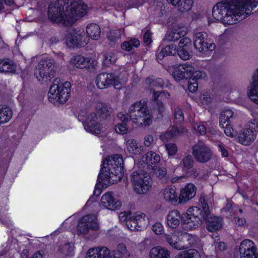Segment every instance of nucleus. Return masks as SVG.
Segmentation results:
<instances>
[{
    "label": "nucleus",
    "instance_id": "1",
    "mask_svg": "<svg viewBox=\"0 0 258 258\" xmlns=\"http://www.w3.org/2000/svg\"><path fill=\"white\" fill-rule=\"evenodd\" d=\"M257 4L258 0H226L213 8L212 16L223 24L233 25L250 15Z\"/></svg>",
    "mask_w": 258,
    "mask_h": 258
},
{
    "label": "nucleus",
    "instance_id": "2",
    "mask_svg": "<svg viewBox=\"0 0 258 258\" xmlns=\"http://www.w3.org/2000/svg\"><path fill=\"white\" fill-rule=\"evenodd\" d=\"M86 7L82 0H55L48 6V18L51 23L71 26L86 14Z\"/></svg>",
    "mask_w": 258,
    "mask_h": 258
},
{
    "label": "nucleus",
    "instance_id": "3",
    "mask_svg": "<svg viewBox=\"0 0 258 258\" xmlns=\"http://www.w3.org/2000/svg\"><path fill=\"white\" fill-rule=\"evenodd\" d=\"M123 160L120 155L108 156L103 160L98 176L99 183L106 186L119 181L123 175Z\"/></svg>",
    "mask_w": 258,
    "mask_h": 258
},
{
    "label": "nucleus",
    "instance_id": "4",
    "mask_svg": "<svg viewBox=\"0 0 258 258\" xmlns=\"http://www.w3.org/2000/svg\"><path fill=\"white\" fill-rule=\"evenodd\" d=\"M199 207L188 208L185 213L181 215L182 227L186 230L196 229L200 227L202 221L209 214V206L204 197L200 199Z\"/></svg>",
    "mask_w": 258,
    "mask_h": 258
},
{
    "label": "nucleus",
    "instance_id": "5",
    "mask_svg": "<svg viewBox=\"0 0 258 258\" xmlns=\"http://www.w3.org/2000/svg\"><path fill=\"white\" fill-rule=\"evenodd\" d=\"M118 117L121 123H127L132 119L134 122L141 126H149L152 123V115L148 108V105L145 100L137 101L132 104L128 109V114H123L119 113Z\"/></svg>",
    "mask_w": 258,
    "mask_h": 258
},
{
    "label": "nucleus",
    "instance_id": "6",
    "mask_svg": "<svg viewBox=\"0 0 258 258\" xmlns=\"http://www.w3.org/2000/svg\"><path fill=\"white\" fill-rule=\"evenodd\" d=\"M71 85L69 82L61 83L59 79L56 78L53 81L48 92V99L54 103L58 102L63 104L68 99L71 92Z\"/></svg>",
    "mask_w": 258,
    "mask_h": 258
},
{
    "label": "nucleus",
    "instance_id": "7",
    "mask_svg": "<svg viewBox=\"0 0 258 258\" xmlns=\"http://www.w3.org/2000/svg\"><path fill=\"white\" fill-rule=\"evenodd\" d=\"M57 66L55 61L51 58H43L41 59L37 66L34 75L38 80L40 81L50 80L56 72Z\"/></svg>",
    "mask_w": 258,
    "mask_h": 258
},
{
    "label": "nucleus",
    "instance_id": "8",
    "mask_svg": "<svg viewBox=\"0 0 258 258\" xmlns=\"http://www.w3.org/2000/svg\"><path fill=\"white\" fill-rule=\"evenodd\" d=\"M131 180L134 190L138 194H146L151 187V179L148 174L141 171L133 172L131 175Z\"/></svg>",
    "mask_w": 258,
    "mask_h": 258
},
{
    "label": "nucleus",
    "instance_id": "9",
    "mask_svg": "<svg viewBox=\"0 0 258 258\" xmlns=\"http://www.w3.org/2000/svg\"><path fill=\"white\" fill-rule=\"evenodd\" d=\"M96 84L100 89L113 86L115 89H120L122 83L119 77L114 73H103L99 74L96 78Z\"/></svg>",
    "mask_w": 258,
    "mask_h": 258
},
{
    "label": "nucleus",
    "instance_id": "10",
    "mask_svg": "<svg viewBox=\"0 0 258 258\" xmlns=\"http://www.w3.org/2000/svg\"><path fill=\"white\" fill-rule=\"evenodd\" d=\"M89 229L97 231L99 229V224L96 216L94 215H86L79 221L77 226V233L80 234H86Z\"/></svg>",
    "mask_w": 258,
    "mask_h": 258
},
{
    "label": "nucleus",
    "instance_id": "11",
    "mask_svg": "<svg viewBox=\"0 0 258 258\" xmlns=\"http://www.w3.org/2000/svg\"><path fill=\"white\" fill-rule=\"evenodd\" d=\"M192 154L197 161L204 163L211 159L213 153L209 147L199 142L192 147Z\"/></svg>",
    "mask_w": 258,
    "mask_h": 258
},
{
    "label": "nucleus",
    "instance_id": "12",
    "mask_svg": "<svg viewBox=\"0 0 258 258\" xmlns=\"http://www.w3.org/2000/svg\"><path fill=\"white\" fill-rule=\"evenodd\" d=\"M145 214L137 212L133 216L129 217L125 224L127 228L131 231H141L148 225V219Z\"/></svg>",
    "mask_w": 258,
    "mask_h": 258
},
{
    "label": "nucleus",
    "instance_id": "13",
    "mask_svg": "<svg viewBox=\"0 0 258 258\" xmlns=\"http://www.w3.org/2000/svg\"><path fill=\"white\" fill-rule=\"evenodd\" d=\"M208 34L205 32L196 33L194 35V45L196 49L199 52H204L208 50H212L215 48V45H209L207 42Z\"/></svg>",
    "mask_w": 258,
    "mask_h": 258
},
{
    "label": "nucleus",
    "instance_id": "14",
    "mask_svg": "<svg viewBox=\"0 0 258 258\" xmlns=\"http://www.w3.org/2000/svg\"><path fill=\"white\" fill-rule=\"evenodd\" d=\"M98 117L95 112L90 113L85 120L83 124L85 130L92 134H99L103 128L98 122Z\"/></svg>",
    "mask_w": 258,
    "mask_h": 258
},
{
    "label": "nucleus",
    "instance_id": "15",
    "mask_svg": "<svg viewBox=\"0 0 258 258\" xmlns=\"http://www.w3.org/2000/svg\"><path fill=\"white\" fill-rule=\"evenodd\" d=\"M239 249L241 255L240 258H258V254H256V248L254 243L250 240H243Z\"/></svg>",
    "mask_w": 258,
    "mask_h": 258
},
{
    "label": "nucleus",
    "instance_id": "16",
    "mask_svg": "<svg viewBox=\"0 0 258 258\" xmlns=\"http://www.w3.org/2000/svg\"><path fill=\"white\" fill-rule=\"evenodd\" d=\"M194 68L187 63L180 64L174 69L172 72V76L176 81H180L182 79H189L191 76V72Z\"/></svg>",
    "mask_w": 258,
    "mask_h": 258
},
{
    "label": "nucleus",
    "instance_id": "17",
    "mask_svg": "<svg viewBox=\"0 0 258 258\" xmlns=\"http://www.w3.org/2000/svg\"><path fill=\"white\" fill-rule=\"evenodd\" d=\"M206 228L211 232H216L220 230L222 226V219L212 215L209 209L208 215L205 217Z\"/></svg>",
    "mask_w": 258,
    "mask_h": 258
},
{
    "label": "nucleus",
    "instance_id": "18",
    "mask_svg": "<svg viewBox=\"0 0 258 258\" xmlns=\"http://www.w3.org/2000/svg\"><path fill=\"white\" fill-rule=\"evenodd\" d=\"M112 194V192H107L104 194L101 198V204L108 209L116 210L121 207V203L113 198Z\"/></svg>",
    "mask_w": 258,
    "mask_h": 258
},
{
    "label": "nucleus",
    "instance_id": "19",
    "mask_svg": "<svg viewBox=\"0 0 258 258\" xmlns=\"http://www.w3.org/2000/svg\"><path fill=\"white\" fill-rule=\"evenodd\" d=\"M72 61L77 68H86L90 71L94 69L95 65V62L93 59L86 58L80 55L74 56Z\"/></svg>",
    "mask_w": 258,
    "mask_h": 258
},
{
    "label": "nucleus",
    "instance_id": "20",
    "mask_svg": "<svg viewBox=\"0 0 258 258\" xmlns=\"http://www.w3.org/2000/svg\"><path fill=\"white\" fill-rule=\"evenodd\" d=\"M197 187L192 183H188L180 192L179 196V202H186L193 198L196 193Z\"/></svg>",
    "mask_w": 258,
    "mask_h": 258
},
{
    "label": "nucleus",
    "instance_id": "21",
    "mask_svg": "<svg viewBox=\"0 0 258 258\" xmlns=\"http://www.w3.org/2000/svg\"><path fill=\"white\" fill-rule=\"evenodd\" d=\"M256 136V134L252 131L246 128L239 133L238 139L240 143L248 146L254 141Z\"/></svg>",
    "mask_w": 258,
    "mask_h": 258
},
{
    "label": "nucleus",
    "instance_id": "22",
    "mask_svg": "<svg viewBox=\"0 0 258 258\" xmlns=\"http://www.w3.org/2000/svg\"><path fill=\"white\" fill-rule=\"evenodd\" d=\"M142 161L144 163L148 165L150 168L155 170L157 169L156 163L160 160V157L154 152H148L142 157Z\"/></svg>",
    "mask_w": 258,
    "mask_h": 258
},
{
    "label": "nucleus",
    "instance_id": "23",
    "mask_svg": "<svg viewBox=\"0 0 258 258\" xmlns=\"http://www.w3.org/2000/svg\"><path fill=\"white\" fill-rule=\"evenodd\" d=\"M168 3L176 6L178 11L184 13L189 11L194 4V0H167Z\"/></svg>",
    "mask_w": 258,
    "mask_h": 258
},
{
    "label": "nucleus",
    "instance_id": "24",
    "mask_svg": "<svg viewBox=\"0 0 258 258\" xmlns=\"http://www.w3.org/2000/svg\"><path fill=\"white\" fill-rule=\"evenodd\" d=\"M181 221V215L177 210L171 211L167 215V225L172 228H176Z\"/></svg>",
    "mask_w": 258,
    "mask_h": 258
},
{
    "label": "nucleus",
    "instance_id": "25",
    "mask_svg": "<svg viewBox=\"0 0 258 258\" xmlns=\"http://www.w3.org/2000/svg\"><path fill=\"white\" fill-rule=\"evenodd\" d=\"M82 36L79 34H70L67 37V44L70 47H80L84 46L86 44L82 40Z\"/></svg>",
    "mask_w": 258,
    "mask_h": 258
},
{
    "label": "nucleus",
    "instance_id": "26",
    "mask_svg": "<svg viewBox=\"0 0 258 258\" xmlns=\"http://www.w3.org/2000/svg\"><path fill=\"white\" fill-rule=\"evenodd\" d=\"M152 112L153 115L156 116V118L160 121L163 117L165 110L164 105L161 101H152Z\"/></svg>",
    "mask_w": 258,
    "mask_h": 258
},
{
    "label": "nucleus",
    "instance_id": "27",
    "mask_svg": "<svg viewBox=\"0 0 258 258\" xmlns=\"http://www.w3.org/2000/svg\"><path fill=\"white\" fill-rule=\"evenodd\" d=\"M96 110L101 118L106 119L110 116L113 109L105 103L100 102L97 104Z\"/></svg>",
    "mask_w": 258,
    "mask_h": 258
},
{
    "label": "nucleus",
    "instance_id": "28",
    "mask_svg": "<svg viewBox=\"0 0 258 258\" xmlns=\"http://www.w3.org/2000/svg\"><path fill=\"white\" fill-rule=\"evenodd\" d=\"M128 151L135 155H140L144 153V147L138 145L137 141L133 139L126 141Z\"/></svg>",
    "mask_w": 258,
    "mask_h": 258
},
{
    "label": "nucleus",
    "instance_id": "29",
    "mask_svg": "<svg viewBox=\"0 0 258 258\" xmlns=\"http://www.w3.org/2000/svg\"><path fill=\"white\" fill-rule=\"evenodd\" d=\"M170 252L160 246L152 248L150 251V258H169Z\"/></svg>",
    "mask_w": 258,
    "mask_h": 258
},
{
    "label": "nucleus",
    "instance_id": "30",
    "mask_svg": "<svg viewBox=\"0 0 258 258\" xmlns=\"http://www.w3.org/2000/svg\"><path fill=\"white\" fill-rule=\"evenodd\" d=\"M184 129L178 126H173L171 129L161 135L160 138L164 142H167L169 140L180 135L183 132Z\"/></svg>",
    "mask_w": 258,
    "mask_h": 258
},
{
    "label": "nucleus",
    "instance_id": "31",
    "mask_svg": "<svg viewBox=\"0 0 258 258\" xmlns=\"http://www.w3.org/2000/svg\"><path fill=\"white\" fill-rule=\"evenodd\" d=\"M185 34V32L181 31L179 28H173L167 32L164 40L168 41H175L180 38L181 36H183Z\"/></svg>",
    "mask_w": 258,
    "mask_h": 258
},
{
    "label": "nucleus",
    "instance_id": "32",
    "mask_svg": "<svg viewBox=\"0 0 258 258\" xmlns=\"http://www.w3.org/2000/svg\"><path fill=\"white\" fill-rule=\"evenodd\" d=\"M16 72V66L14 62L9 59L0 60V72L15 73Z\"/></svg>",
    "mask_w": 258,
    "mask_h": 258
},
{
    "label": "nucleus",
    "instance_id": "33",
    "mask_svg": "<svg viewBox=\"0 0 258 258\" xmlns=\"http://www.w3.org/2000/svg\"><path fill=\"white\" fill-rule=\"evenodd\" d=\"M88 36L94 40H98L100 37L101 30L99 26L96 24H90L86 28Z\"/></svg>",
    "mask_w": 258,
    "mask_h": 258
},
{
    "label": "nucleus",
    "instance_id": "34",
    "mask_svg": "<svg viewBox=\"0 0 258 258\" xmlns=\"http://www.w3.org/2000/svg\"><path fill=\"white\" fill-rule=\"evenodd\" d=\"M113 255L119 256L121 258H127L130 256V252L127 249L126 245L123 243H119L116 246V249L112 251Z\"/></svg>",
    "mask_w": 258,
    "mask_h": 258
},
{
    "label": "nucleus",
    "instance_id": "35",
    "mask_svg": "<svg viewBox=\"0 0 258 258\" xmlns=\"http://www.w3.org/2000/svg\"><path fill=\"white\" fill-rule=\"evenodd\" d=\"M163 195L164 199L167 201L174 203L176 202L177 201V194L174 187L165 188Z\"/></svg>",
    "mask_w": 258,
    "mask_h": 258
},
{
    "label": "nucleus",
    "instance_id": "36",
    "mask_svg": "<svg viewBox=\"0 0 258 258\" xmlns=\"http://www.w3.org/2000/svg\"><path fill=\"white\" fill-rule=\"evenodd\" d=\"M233 112L230 109L223 110L221 112L219 116L220 124L223 125L225 123H230V118L233 116Z\"/></svg>",
    "mask_w": 258,
    "mask_h": 258
},
{
    "label": "nucleus",
    "instance_id": "37",
    "mask_svg": "<svg viewBox=\"0 0 258 258\" xmlns=\"http://www.w3.org/2000/svg\"><path fill=\"white\" fill-rule=\"evenodd\" d=\"M175 258H201L199 252L195 249H190L180 252Z\"/></svg>",
    "mask_w": 258,
    "mask_h": 258
},
{
    "label": "nucleus",
    "instance_id": "38",
    "mask_svg": "<svg viewBox=\"0 0 258 258\" xmlns=\"http://www.w3.org/2000/svg\"><path fill=\"white\" fill-rule=\"evenodd\" d=\"M195 163V161L190 155H187L184 156L181 161V165L182 167V169L184 171L190 169L193 167Z\"/></svg>",
    "mask_w": 258,
    "mask_h": 258
},
{
    "label": "nucleus",
    "instance_id": "39",
    "mask_svg": "<svg viewBox=\"0 0 258 258\" xmlns=\"http://www.w3.org/2000/svg\"><path fill=\"white\" fill-rule=\"evenodd\" d=\"M146 81L151 88L159 87L162 88L165 84V82L162 78H155L153 76V77L148 78Z\"/></svg>",
    "mask_w": 258,
    "mask_h": 258
},
{
    "label": "nucleus",
    "instance_id": "40",
    "mask_svg": "<svg viewBox=\"0 0 258 258\" xmlns=\"http://www.w3.org/2000/svg\"><path fill=\"white\" fill-rule=\"evenodd\" d=\"M11 156L0 159V178H3L7 171L10 162Z\"/></svg>",
    "mask_w": 258,
    "mask_h": 258
},
{
    "label": "nucleus",
    "instance_id": "41",
    "mask_svg": "<svg viewBox=\"0 0 258 258\" xmlns=\"http://www.w3.org/2000/svg\"><path fill=\"white\" fill-rule=\"evenodd\" d=\"M12 114V111L9 107H4L0 109V118L2 123L8 121L11 118Z\"/></svg>",
    "mask_w": 258,
    "mask_h": 258
},
{
    "label": "nucleus",
    "instance_id": "42",
    "mask_svg": "<svg viewBox=\"0 0 258 258\" xmlns=\"http://www.w3.org/2000/svg\"><path fill=\"white\" fill-rule=\"evenodd\" d=\"M119 5L124 9H130L138 7L141 5L140 0H122L119 2Z\"/></svg>",
    "mask_w": 258,
    "mask_h": 258
},
{
    "label": "nucleus",
    "instance_id": "43",
    "mask_svg": "<svg viewBox=\"0 0 258 258\" xmlns=\"http://www.w3.org/2000/svg\"><path fill=\"white\" fill-rule=\"evenodd\" d=\"M164 236L165 240L172 247L176 249H181L179 244L177 241V236L174 233L165 234Z\"/></svg>",
    "mask_w": 258,
    "mask_h": 258
},
{
    "label": "nucleus",
    "instance_id": "44",
    "mask_svg": "<svg viewBox=\"0 0 258 258\" xmlns=\"http://www.w3.org/2000/svg\"><path fill=\"white\" fill-rule=\"evenodd\" d=\"M192 48H177V53L179 57L184 60L189 59L191 57Z\"/></svg>",
    "mask_w": 258,
    "mask_h": 258
},
{
    "label": "nucleus",
    "instance_id": "45",
    "mask_svg": "<svg viewBox=\"0 0 258 258\" xmlns=\"http://www.w3.org/2000/svg\"><path fill=\"white\" fill-rule=\"evenodd\" d=\"M183 116L182 111L179 109L175 110L174 111V125L173 126L180 127L181 123L183 121Z\"/></svg>",
    "mask_w": 258,
    "mask_h": 258
},
{
    "label": "nucleus",
    "instance_id": "46",
    "mask_svg": "<svg viewBox=\"0 0 258 258\" xmlns=\"http://www.w3.org/2000/svg\"><path fill=\"white\" fill-rule=\"evenodd\" d=\"M99 258H109L111 255V250L106 246H97Z\"/></svg>",
    "mask_w": 258,
    "mask_h": 258
},
{
    "label": "nucleus",
    "instance_id": "47",
    "mask_svg": "<svg viewBox=\"0 0 258 258\" xmlns=\"http://www.w3.org/2000/svg\"><path fill=\"white\" fill-rule=\"evenodd\" d=\"M116 60V55L113 53L110 52L104 56L103 64L104 66L107 67L110 64L115 62Z\"/></svg>",
    "mask_w": 258,
    "mask_h": 258
},
{
    "label": "nucleus",
    "instance_id": "48",
    "mask_svg": "<svg viewBox=\"0 0 258 258\" xmlns=\"http://www.w3.org/2000/svg\"><path fill=\"white\" fill-rule=\"evenodd\" d=\"M115 132L119 134H125L127 133L128 126L125 123H119L115 126Z\"/></svg>",
    "mask_w": 258,
    "mask_h": 258
},
{
    "label": "nucleus",
    "instance_id": "49",
    "mask_svg": "<svg viewBox=\"0 0 258 258\" xmlns=\"http://www.w3.org/2000/svg\"><path fill=\"white\" fill-rule=\"evenodd\" d=\"M206 77V74L201 71H195V69L191 72V76L189 79H193L198 82L199 79H203Z\"/></svg>",
    "mask_w": 258,
    "mask_h": 258
},
{
    "label": "nucleus",
    "instance_id": "50",
    "mask_svg": "<svg viewBox=\"0 0 258 258\" xmlns=\"http://www.w3.org/2000/svg\"><path fill=\"white\" fill-rule=\"evenodd\" d=\"M186 175L194 178L201 179L203 178V176L201 175L199 171L196 168H192L185 171Z\"/></svg>",
    "mask_w": 258,
    "mask_h": 258
},
{
    "label": "nucleus",
    "instance_id": "51",
    "mask_svg": "<svg viewBox=\"0 0 258 258\" xmlns=\"http://www.w3.org/2000/svg\"><path fill=\"white\" fill-rule=\"evenodd\" d=\"M166 150L169 156L175 155L177 152V147L175 144L169 143L165 144Z\"/></svg>",
    "mask_w": 258,
    "mask_h": 258
},
{
    "label": "nucleus",
    "instance_id": "52",
    "mask_svg": "<svg viewBox=\"0 0 258 258\" xmlns=\"http://www.w3.org/2000/svg\"><path fill=\"white\" fill-rule=\"evenodd\" d=\"M178 48H192L191 40L187 37L182 38L179 42Z\"/></svg>",
    "mask_w": 258,
    "mask_h": 258
},
{
    "label": "nucleus",
    "instance_id": "53",
    "mask_svg": "<svg viewBox=\"0 0 258 258\" xmlns=\"http://www.w3.org/2000/svg\"><path fill=\"white\" fill-rule=\"evenodd\" d=\"M155 173L157 177L160 179L165 180L169 178L167 173V169L164 167L159 168Z\"/></svg>",
    "mask_w": 258,
    "mask_h": 258
},
{
    "label": "nucleus",
    "instance_id": "54",
    "mask_svg": "<svg viewBox=\"0 0 258 258\" xmlns=\"http://www.w3.org/2000/svg\"><path fill=\"white\" fill-rule=\"evenodd\" d=\"M220 126L224 129V133L227 136L230 137L234 136V130L232 128L230 123H225V124H224L223 125L220 124Z\"/></svg>",
    "mask_w": 258,
    "mask_h": 258
},
{
    "label": "nucleus",
    "instance_id": "55",
    "mask_svg": "<svg viewBox=\"0 0 258 258\" xmlns=\"http://www.w3.org/2000/svg\"><path fill=\"white\" fill-rule=\"evenodd\" d=\"M86 258H99L97 246L90 248L87 251Z\"/></svg>",
    "mask_w": 258,
    "mask_h": 258
},
{
    "label": "nucleus",
    "instance_id": "56",
    "mask_svg": "<svg viewBox=\"0 0 258 258\" xmlns=\"http://www.w3.org/2000/svg\"><path fill=\"white\" fill-rule=\"evenodd\" d=\"M163 49L167 53L168 55H173L177 53V49H176V46L174 44L169 45L163 48Z\"/></svg>",
    "mask_w": 258,
    "mask_h": 258
},
{
    "label": "nucleus",
    "instance_id": "57",
    "mask_svg": "<svg viewBox=\"0 0 258 258\" xmlns=\"http://www.w3.org/2000/svg\"><path fill=\"white\" fill-rule=\"evenodd\" d=\"M153 231L157 235H160L163 233L164 229L162 225L159 222L155 223L152 226Z\"/></svg>",
    "mask_w": 258,
    "mask_h": 258
},
{
    "label": "nucleus",
    "instance_id": "58",
    "mask_svg": "<svg viewBox=\"0 0 258 258\" xmlns=\"http://www.w3.org/2000/svg\"><path fill=\"white\" fill-rule=\"evenodd\" d=\"M98 183H97V184L96 185L95 189V190L94 191V192H93V197L92 196L88 200L86 204L89 205V204H91L94 203L96 201V198L95 197H98L100 195V194L101 193V189L99 188H97V186H98Z\"/></svg>",
    "mask_w": 258,
    "mask_h": 258
},
{
    "label": "nucleus",
    "instance_id": "59",
    "mask_svg": "<svg viewBox=\"0 0 258 258\" xmlns=\"http://www.w3.org/2000/svg\"><path fill=\"white\" fill-rule=\"evenodd\" d=\"M198 83L195 80L189 79L188 81V89L190 92H195L198 89Z\"/></svg>",
    "mask_w": 258,
    "mask_h": 258
},
{
    "label": "nucleus",
    "instance_id": "60",
    "mask_svg": "<svg viewBox=\"0 0 258 258\" xmlns=\"http://www.w3.org/2000/svg\"><path fill=\"white\" fill-rule=\"evenodd\" d=\"M143 39L145 43L148 45L152 42L151 32L149 30H147L143 35Z\"/></svg>",
    "mask_w": 258,
    "mask_h": 258
},
{
    "label": "nucleus",
    "instance_id": "61",
    "mask_svg": "<svg viewBox=\"0 0 258 258\" xmlns=\"http://www.w3.org/2000/svg\"><path fill=\"white\" fill-rule=\"evenodd\" d=\"M232 222L238 226H243L246 223V220L244 218L237 217H233Z\"/></svg>",
    "mask_w": 258,
    "mask_h": 258
},
{
    "label": "nucleus",
    "instance_id": "62",
    "mask_svg": "<svg viewBox=\"0 0 258 258\" xmlns=\"http://www.w3.org/2000/svg\"><path fill=\"white\" fill-rule=\"evenodd\" d=\"M247 129L252 131L253 133L256 134V132H258V121L254 119L251 121L249 124V128Z\"/></svg>",
    "mask_w": 258,
    "mask_h": 258
},
{
    "label": "nucleus",
    "instance_id": "63",
    "mask_svg": "<svg viewBox=\"0 0 258 258\" xmlns=\"http://www.w3.org/2000/svg\"><path fill=\"white\" fill-rule=\"evenodd\" d=\"M61 249L62 250V252L63 253L66 255L68 254L73 250V249L71 246V244L70 243H67L64 244L62 246Z\"/></svg>",
    "mask_w": 258,
    "mask_h": 258
},
{
    "label": "nucleus",
    "instance_id": "64",
    "mask_svg": "<svg viewBox=\"0 0 258 258\" xmlns=\"http://www.w3.org/2000/svg\"><path fill=\"white\" fill-rule=\"evenodd\" d=\"M154 140L153 137L151 135H148L144 138V144L146 147H149Z\"/></svg>",
    "mask_w": 258,
    "mask_h": 258
}]
</instances>
